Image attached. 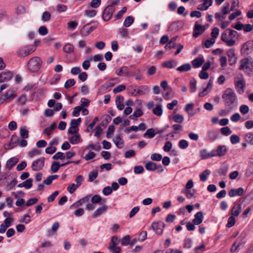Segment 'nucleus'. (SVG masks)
I'll return each instance as SVG.
<instances>
[{"label":"nucleus","mask_w":253,"mask_h":253,"mask_svg":"<svg viewBox=\"0 0 253 253\" xmlns=\"http://www.w3.org/2000/svg\"><path fill=\"white\" fill-rule=\"evenodd\" d=\"M222 98L225 107H233L232 104L237 101V96L234 90L231 88H227L223 91Z\"/></svg>","instance_id":"nucleus-1"},{"label":"nucleus","mask_w":253,"mask_h":253,"mask_svg":"<svg viewBox=\"0 0 253 253\" xmlns=\"http://www.w3.org/2000/svg\"><path fill=\"white\" fill-rule=\"evenodd\" d=\"M240 63L239 70L243 71L247 76H251L253 73V58L248 56L242 59Z\"/></svg>","instance_id":"nucleus-2"},{"label":"nucleus","mask_w":253,"mask_h":253,"mask_svg":"<svg viewBox=\"0 0 253 253\" xmlns=\"http://www.w3.org/2000/svg\"><path fill=\"white\" fill-rule=\"evenodd\" d=\"M234 84L237 92L240 94H242L246 88V82L242 74H238L235 77Z\"/></svg>","instance_id":"nucleus-3"},{"label":"nucleus","mask_w":253,"mask_h":253,"mask_svg":"<svg viewBox=\"0 0 253 253\" xmlns=\"http://www.w3.org/2000/svg\"><path fill=\"white\" fill-rule=\"evenodd\" d=\"M42 60L38 56L32 58L28 62L27 66L29 70L32 72L38 71L41 67Z\"/></svg>","instance_id":"nucleus-4"},{"label":"nucleus","mask_w":253,"mask_h":253,"mask_svg":"<svg viewBox=\"0 0 253 253\" xmlns=\"http://www.w3.org/2000/svg\"><path fill=\"white\" fill-rule=\"evenodd\" d=\"M115 11V8L113 6L108 5L106 6L102 12L103 20L105 21H109L111 18Z\"/></svg>","instance_id":"nucleus-5"},{"label":"nucleus","mask_w":253,"mask_h":253,"mask_svg":"<svg viewBox=\"0 0 253 253\" xmlns=\"http://www.w3.org/2000/svg\"><path fill=\"white\" fill-rule=\"evenodd\" d=\"M253 51V42L248 41L242 45L241 49V53L244 55H249Z\"/></svg>","instance_id":"nucleus-6"},{"label":"nucleus","mask_w":253,"mask_h":253,"mask_svg":"<svg viewBox=\"0 0 253 253\" xmlns=\"http://www.w3.org/2000/svg\"><path fill=\"white\" fill-rule=\"evenodd\" d=\"M36 50L35 46L31 45L25 46L20 49L18 52V55L22 57L27 56L34 52Z\"/></svg>","instance_id":"nucleus-7"},{"label":"nucleus","mask_w":253,"mask_h":253,"mask_svg":"<svg viewBox=\"0 0 253 253\" xmlns=\"http://www.w3.org/2000/svg\"><path fill=\"white\" fill-rule=\"evenodd\" d=\"M44 158L41 157L36 161H34L32 164V169L34 171H39L41 170L44 164Z\"/></svg>","instance_id":"nucleus-8"},{"label":"nucleus","mask_w":253,"mask_h":253,"mask_svg":"<svg viewBox=\"0 0 253 253\" xmlns=\"http://www.w3.org/2000/svg\"><path fill=\"white\" fill-rule=\"evenodd\" d=\"M212 151L213 157H222L226 154L227 148L225 145H219L215 149H213Z\"/></svg>","instance_id":"nucleus-9"},{"label":"nucleus","mask_w":253,"mask_h":253,"mask_svg":"<svg viewBox=\"0 0 253 253\" xmlns=\"http://www.w3.org/2000/svg\"><path fill=\"white\" fill-rule=\"evenodd\" d=\"M152 227L153 230L159 235L162 234L164 228L165 227V224L163 222H154L152 224Z\"/></svg>","instance_id":"nucleus-10"},{"label":"nucleus","mask_w":253,"mask_h":253,"mask_svg":"<svg viewBox=\"0 0 253 253\" xmlns=\"http://www.w3.org/2000/svg\"><path fill=\"white\" fill-rule=\"evenodd\" d=\"M228 35L227 34V33L224 32L221 34V40L222 42L225 43L226 45L228 46H233L235 43L236 42L234 40H233L232 39H230L229 38Z\"/></svg>","instance_id":"nucleus-11"},{"label":"nucleus","mask_w":253,"mask_h":253,"mask_svg":"<svg viewBox=\"0 0 253 253\" xmlns=\"http://www.w3.org/2000/svg\"><path fill=\"white\" fill-rule=\"evenodd\" d=\"M227 55L228 57L229 64L231 66L235 65L237 62V57L235 54V50L233 48L229 49L227 51Z\"/></svg>","instance_id":"nucleus-12"},{"label":"nucleus","mask_w":253,"mask_h":253,"mask_svg":"<svg viewBox=\"0 0 253 253\" xmlns=\"http://www.w3.org/2000/svg\"><path fill=\"white\" fill-rule=\"evenodd\" d=\"M218 137V132L214 129H209L207 132V138L208 140L213 142Z\"/></svg>","instance_id":"nucleus-13"},{"label":"nucleus","mask_w":253,"mask_h":253,"mask_svg":"<svg viewBox=\"0 0 253 253\" xmlns=\"http://www.w3.org/2000/svg\"><path fill=\"white\" fill-rule=\"evenodd\" d=\"M205 30L204 26L199 24L198 22H196L193 32V37L197 38L200 35L202 34Z\"/></svg>","instance_id":"nucleus-14"},{"label":"nucleus","mask_w":253,"mask_h":253,"mask_svg":"<svg viewBox=\"0 0 253 253\" xmlns=\"http://www.w3.org/2000/svg\"><path fill=\"white\" fill-rule=\"evenodd\" d=\"M244 189L242 187H240L237 189L233 188L231 189L228 192V195L230 197H234L237 196H242L244 194Z\"/></svg>","instance_id":"nucleus-15"},{"label":"nucleus","mask_w":253,"mask_h":253,"mask_svg":"<svg viewBox=\"0 0 253 253\" xmlns=\"http://www.w3.org/2000/svg\"><path fill=\"white\" fill-rule=\"evenodd\" d=\"M212 80L210 79L209 81L207 87L205 88L202 91L199 92V95L200 97H204L207 95L210 92V90L211 89L212 87Z\"/></svg>","instance_id":"nucleus-16"},{"label":"nucleus","mask_w":253,"mask_h":253,"mask_svg":"<svg viewBox=\"0 0 253 253\" xmlns=\"http://www.w3.org/2000/svg\"><path fill=\"white\" fill-rule=\"evenodd\" d=\"M13 74L11 72H3L0 74V83L8 82L12 77Z\"/></svg>","instance_id":"nucleus-17"},{"label":"nucleus","mask_w":253,"mask_h":253,"mask_svg":"<svg viewBox=\"0 0 253 253\" xmlns=\"http://www.w3.org/2000/svg\"><path fill=\"white\" fill-rule=\"evenodd\" d=\"M241 211V204L237 203L233 207L231 211V215L235 217H237L240 214Z\"/></svg>","instance_id":"nucleus-18"},{"label":"nucleus","mask_w":253,"mask_h":253,"mask_svg":"<svg viewBox=\"0 0 253 253\" xmlns=\"http://www.w3.org/2000/svg\"><path fill=\"white\" fill-rule=\"evenodd\" d=\"M203 3L199 4L197 6V9L201 10H206L212 4V0H202Z\"/></svg>","instance_id":"nucleus-19"},{"label":"nucleus","mask_w":253,"mask_h":253,"mask_svg":"<svg viewBox=\"0 0 253 253\" xmlns=\"http://www.w3.org/2000/svg\"><path fill=\"white\" fill-rule=\"evenodd\" d=\"M117 74L118 76H124L126 77H131L134 75L133 74L131 73L128 71V67L126 66H123Z\"/></svg>","instance_id":"nucleus-20"},{"label":"nucleus","mask_w":253,"mask_h":253,"mask_svg":"<svg viewBox=\"0 0 253 253\" xmlns=\"http://www.w3.org/2000/svg\"><path fill=\"white\" fill-rule=\"evenodd\" d=\"M203 218L204 215L202 212L199 211L195 214L193 222L195 225H199L202 222Z\"/></svg>","instance_id":"nucleus-21"},{"label":"nucleus","mask_w":253,"mask_h":253,"mask_svg":"<svg viewBox=\"0 0 253 253\" xmlns=\"http://www.w3.org/2000/svg\"><path fill=\"white\" fill-rule=\"evenodd\" d=\"M145 167L146 169L149 171H154L159 168L161 169L160 171H162L163 170L162 166L157 167L156 164L152 162L147 163L145 165Z\"/></svg>","instance_id":"nucleus-22"},{"label":"nucleus","mask_w":253,"mask_h":253,"mask_svg":"<svg viewBox=\"0 0 253 253\" xmlns=\"http://www.w3.org/2000/svg\"><path fill=\"white\" fill-rule=\"evenodd\" d=\"M72 136L69 138V140L72 144H77L82 141L80 134H73Z\"/></svg>","instance_id":"nucleus-23"},{"label":"nucleus","mask_w":253,"mask_h":253,"mask_svg":"<svg viewBox=\"0 0 253 253\" xmlns=\"http://www.w3.org/2000/svg\"><path fill=\"white\" fill-rule=\"evenodd\" d=\"M200 154L202 159H207L213 157L212 150L208 152L206 149H202L200 151Z\"/></svg>","instance_id":"nucleus-24"},{"label":"nucleus","mask_w":253,"mask_h":253,"mask_svg":"<svg viewBox=\"0 0 253 253\" xmlns=\"http://www.w3.org/2000/svg\"><path fill=\"white\" fill-rule=\"evenodd\" d=\"M107 209L106 206L104 205L98 208L92 214V217L96 218L104 213Z\"/></svg>","instance_id":"nucleus-25"},{"label":"nucleus","mask_w":253,"mask_h":253,"mask_svg":"<svg viewBox=\"0 0 253 253\" xmlns=\"http://www.w3.org/2000/svg\"><path fill=\"white\" fill-rule=\"evenodd\" d=\"M149 89L148 86L146 85H140L137 89V94L139 95H144L149 92Z\"/></svg>","instance_id":"nucleus-26"},{"label":"nucleus","mask_w":253,"mask_h":253,"mask_svg":"<svg viewBox=\"0 0 253 253\" xmlns=\"http://www.w3.org/2000/svg\"><path fill=\"white\" fill-rule=\"evenodd\" d=\"M3 95L4 96L6 100H12L16 96V94H15V90L14 89L7 90L5 94Z\"/></svg>","instance_id":"nucleus-27"},{"label":"nucleus","mask_w":253,"mask_h":253,"mask_svg":"<svg viewBox=\"0 0 253 253\" xmlns=\"http://www.w3.org/2000/svg\"><path fill=\"white\" fill-rule=\"evenodd\" d=\"M178 65V62L175 60H171L169 61L164 62L163 64V66L164 67L171 69L174 68Z\"/></svg>","instance_id":"nucleus-28"},{"label":"nucleus","mask_w":253,"mask_h":253,"mask_svg":"<svg viewBox=\"0 0 253 253\" xmlns=\"http://www.w3.org/2000/svg\"><path fill=\"white\" fill-rule=\"evenodd\" d=\"M113 141L118 148H122L123 147L124 141L120 136L117 135L115 136L113 138Z\"/></svg>","instance_id":"nucleus-29"},{"label":"nucleus","mask_w":253,"mask_h":253,"mask_svg":"<svg viewBox=\"0 0 253 253\" xmlns=\"http://www.w3.org/2000/svg\"><path fill=\"white\" fill-rule=\"evenodd\" d=\"M124 98L122 96H117L116 99V103L118 109L122 110L124 109V105L123 103Z\"/></svg>","instance_id":"nucleus-30"},{"label":"nucleus","mask_w":253,"mask_h":253,"mask_svg":"<svg viewBox=\"0 0 253 253\" xmlns=\"http://www.w3.org/2000/svg\"><path fill=\"white\" fill-rule=\"evenodd\" d=\"M18 162V158L15 157L11 158L6 162V167L10 169Z\"/></svg>","instance_id":"nucleus-31"},{"label":"nucleus","mask_w":253,"mask_h":253,"mask_svg":"<svg viewBox=\"0 0 253 253\" xmlns=\"http://www.w3.org/2000/svg\"><path fill=\"white\" fill-rule=\"evenodd\" d=\"M20 135L23 139L29 137V131L26 126H22L20 128Z\"/></svg>","instance_id":"nucleus-32"},{"label":"nucleus","mask_w":253,"mask_h":253,"mask_svg":"<svg viewBox=\"0 0 253 253\" xmlns=\"http://www.w3.org/2000/svg\"><path fill=\"white\" fill-rule=\"evenodd\" d=\"M87 25L88 24H86L85 26H84L81 30L82 34L84 36L88 35L95 28V27H92V26L87 28Z\"/></svg>","instance_id":"nucleus-33"},{"label":"nucleus","mask_w":253,"mask_h":253,"mask_svg":"<svg viewBox=\"0 0 253 253\" xmlns=\"http://www.w3.org/2000/svg\"><path fill=\"white\" fill-rule=\"evenodd\" d=\"M191 66L189 63H185L177 68L176 70L179 72H184L190 70Z\"/></svg>","instance_id":"nucleus-34"},{"label":"nucleus","mask_w":253,"mask_h":253,"mask_svg":"<svg viewBox=\"0 0 253 253\" xmlns=\"http://www.w3.org/2000/svg\"><path fill=\"white\" fill-rule=\"evenodd\" d=\"M56 127V124L55 123H52L49 126L46 127L44 130L43 133L47 134L48 136H49L52 132L55 129Z\"/></svg>","instance_id":"nucleus-35"},{"label":"nucleus","mask_w":253,"mask_h":253,"mask_svg":"<svg viewBox=\"0 0 253 253\" xmlns=\"http://www.w3.org/2000/svg\"><path fill=\"white\" fill-rule=\"evenodd\" d=\"M227 109H221L218 112V115L221 117L227 116L229 113L234 110L233 107H227Z\"/></svg>","instance_id":"nucleus-36"},{"label":"nucleus","mask_w":253,"mask_h":253,"mask_svg":"<svg viewBox=\"0 0 253 253\" xmlns=\"http://www.w3.org/2000/svg\"><path fill=\"white\" fill-rule=\"evenodd\" d=\"M204 62V60L202 57H198L193 60L192 63L194 68H198L203 64Z\"/></svg>","instance_id":"nucleus-37"},{"label":"nucleus","mask_w":253,"mask_h":253,"mask_svg":"<svg viewBox=\"0 0 253 253\" xmlns=\"http://www.w3.org/2000/svg\"><path fill=\"white\" fill-rule=\"evenodd\" d=\"M143 115V112L141 109H136L132 115L129 116V118L131 120H136L137 118L141 117Z\"/></svg>","instance_id":"nucleus-38"},{"label":"nucleus","mask_w":253,"mask_h":253,"mask_svg":"<svg viewBox=\"0 0 253 253\" xmlns=\"http://www.w3.org/2000/svg\"><path fill=\"white\" fill-rule=\"evenodd\" d=\"M74 47L71 43H66L63 47V51L66 53L70 54L74 52Z\"/></svg>","instance_id":"nucleus-39"},{"label":"nucleus","mask_w":253,"mask_h":253,"mask_svg":"<svg viewBox=\"0 0 253 253\" xmlns=\"http://www.w3.org/2000/svg\"><path fill=\"white\" fill-rule=\"evenodd\" d=\"M194 104L193 103L187 104L185 108V111L188 114L189 116H193L194 115L193 110Z\"/></svg>","instance_id":"nucleus-40"},{"label":"nucleus","mask_w":253,"mask_h":253,"mask_svg":"<svg viewBox=\"0 0 253 253\" xmlns=\"http://www.w3.org/2000/svg\"><path fill=\"white\" fill-rule=\"evenodd\" d=\"M152 112L154 115L157 116H161L163 113L162 106L160 105H157L153 109Z\"/></svg>","instance_id":"nucleus-41"},{"label":"nucleus","mask_w":253,"mask_h":253,"mask_svg":"<svg viewBox=\"0 0 253 253\" xmlns=\"http://www.w3.org/2000/svg\"><path fill=\"white\" fill-rule=\"evenodd\" d=\"M59 226V222H55L52 225L51 230L48 231V235L50 236L53 235L58 229Z\"/></svg>","instance_id":"nucleus-42"},{"label":"nucleus","mask_w":253,"mask_h":253,"mask_svg":"<svg viewBox=\"0 0 253 253\" xmlns=\"http://www.w3.org/2000/svg\"><path fill=\"white\" fill-rule=\"evenodd\" d=\"M91 202L92 204H97L101 202L102 204L105 202L104 199H102L101 197L98 195H95L91 198Z\"/></svg>","instance_id":"nucleus-43"},{"label":"nucleus","mask_w":253,"mask_h":253,"mask_svg":"<svg viewBox=\"0 0 253 253\" xmlns=\"http://www.w3.org/2000/svg\"><path fill=\"white\" fill-rule=\"evenodd\" d=\"M134 22V18L131 16L126 17L124 22V26L126 27H129Z\"/></svg>","instance_id":"nucleus-44"},{"label":"nucleus","mask_w":253,"mask_h":253,"mask_svg":"<svg viewBox=\"0 0 253 253\" xmlns=\"http://www.w3.org/2000/svg\"><path fill=\"white\" fill-rule=\"evenodd\" d=\"M172 118L174 122L177 123H182L184 121V117L178 114L173 115Z\"/></svg>","instance_id":"nucleus-45"},{"label":"nucleus","mask_w":253,"mask_h":253,"mask_svg":"<svg viewBox=\"0 0 253 253\" xmlns=\"http://www.w3.org/2000/svg\"><path fill=\"white\" fill-rule=\"evenodd\" d=\"M211 174V171L209 169H206L200 175V180L202 181H205L208 176Z\"/></svg>","instance_id":"nucleus-46"},{"label":"nucleus","mask_w":253,"mask_h":253,"mask_svg":"<svg viewBox=\"0 0 253 253\" xmlns=\"http://www.w3.org/2000/svg\"><path fill=\"white\" fill-rule=\"evenodd\" d=\"M90 148H91L92 149H93L96 151H99L101 148V146L99 144V143H97V144H96L95 145H94L93 144H90L86 146V149H89Z\"/></svg>","instance_id":"nucleus-47"},{"label":"nucleus","mask_w":253,"mask_h":253,"mask_svg":"<svg viewBox=\"0 0 253 253\" xmlns=\"http://www.w3.org/2000/svg\"><path fill=\"white\" fill-rule=\"evenodd\" d=\"M81 123V119L78 118L77 119H72L70 122V126L72 127H75L76 128H79L78 126Z\"/></svg>","instance_id":"nucleus-48"},{"label":"nucleus","mask_w":253,"mask_h":253,"mask_svg":"<svg viewBox=\"0 0 253 253\" xmlns=\"http://www.w3.org/2000/svg\"><path fill=\"white\" fill-rule=\"evenodd\" d=\"M97 14V11L95 10H86L84 11V15L88 17H93Z\"/></svg>","instance_id":"nucleus-49"},{"label":"nucleus","mask_w":253,"mask_h":253,"mask_svg":"<svg viewBox=\"0 0 253 253\" xmlns=\"http://www.w3.org/2000/svg\"><path fill=\"white\" fill-rule=\"evenodd\" d=\"M197 82L195 79H193L190 81V91L191 92H194L196 91Z\"/></svg>","instance_id":"nucleus-50"},{"label":"nucleus","mask_w":253,"mask_h":253,"mask_svg":"<svg viewBox=\"0 0 253 253\" xmlns=\"http://www.w3.org/2000/svg\"><path fill=\"white\" fill-rule=\"evenodd\" d=\"M220 131L221 133L225 136H228L232 133V131L228 126L222 127L220 129Z\"/></svg>","instance_id":"nucleus-51"},{"label":"nucleus","mask_w":253,"mask_h":253,"mask_svg":"<svg viewBox=\"0 0 253 253\" xmlns=\"http://www.w3.org/2000/svg\"><path fill=\"white\" fill-rule=\"evenodd\" d=\"M98 172L97 171H92L89 173V181L92 182L97 177Z\"/></svg>","instance_id":"nucleus-52"},{"label":"nucleus","mask_w":253,"mask_h":253,"mask_svg":"<svg viewBox=\"0 0 253 253\" xmlns=\"http://www.w3.org/2000/svg\"><path fill=\"white\" fill-rule=\"evenodd\" d=\"M156 134V133L155 132L154 129L150 128L147 130V131L144 134V136L148 135L149 138H152L155 136Z\"/></svg>","instance_id":"nucleus-53"},{"label":"nucleus","mask_w":253,"mask_h":253,"mask_svg":"<svg viewBox=\"0 0 253 253\" xmlns=\"http://www.w3.org/2000/svg\"><path fill=\"white\" fill-rule=\"evenodd\" d=\"M92 60V57L90 56L88 60L84 61L82 63V67L84 70H87L90 67V62Z\"/></svg>","instance_id":"nucleus-54"},{"label":"nucleus","mask_w":253,"mask_h":253,"mask_svg":"<svg viewBox=\"0 0 253 253\" xmlns=\"http://www.w3.org/2000/svg\"><path fill=\"white\" fill-rule=\"evenodd\" d=\"M78 25V23L76 21H69L67 23V28L68 30H73L76 29Z\"/></svg>","instance_id":"nucleus-55"},{"label":"nucleus","mask_w":253,"mask_h":253,"mask_svg":"<svg viewBox=\"0 0 253 253\" xmlns=\"http://www.w3.org/2000/svg\"><path fill=\"white\" fill-rule=\"evenodd\" d=\"M235 223V216L230 215V216L228 218L227 223L226 224V227L230 228L232 227Z\"/></svg>","instance_id":"nucleus-56"},{"label":"nucleus","mask_w":253,"mask_h":253,"mask_svg":"<svg viewBox=\"0 0 253 253\" xmlns=\"http://www.w3.org/2000/svg\"><path fill=\"white\" fill-rule=\"evenodd\" d=\"M215 40L214 38H211L205 41V46L206 48H209L215 43Z\"/></svg>","instance_id":"nucleus-57"},{"label":"nucleus","mask_w":253,"mask_h":253,"mask_svg":"<svg viewBox=\"0 0 253 253\" xmlns=\"http://www.w3.org/2000/svg\"><path fill=\"white\" fill-rule=\"evenodd\" d=\"M130 237L129 235H126L124 237L121 241V244L123 246H126L130 244Z\"/></svg>","instance_id":"nucleus-58"},{"label":"nucleus","mask_w":253,"mask_h":253,"mask_svg":"<svg viewBox=\"0 0 253 253\" xmlns=\"http://www.w3.org/2000/svg\"><path fill=\"white\" fill-rule=\"evenodd\" d=\"M188 142L186 140L182 139L179 142L178 146L182 149H186L188 147Z\"/></svg>","instance_id":"nucleus-59"},{"label":"nucleus","mask_w":253,"mask_h":253,"mask_svg":"<svg viewBox=\"0 0 253 253\" xmlns=\"http://www.w3.org/2000/svg\"><path fill=\"white\" fill-rule=\"evenodd\" d=\"M61 166L57 162H54L52 163L50 169L52 172H56L59 169Z\"/></svg>","instance_id":"nucleus-60"},{"label":"nucleus","mask_w":253,"mask_h":253,"mask_svg":"<svg viewBox=\"0 0 253 253\" xmlns=\"http://www.w3.org/2000/svg\"><path fill=\"white\" fill-rule=\"evenodd\" d=\"M126 89V86L123 84H120L113 89V92L117 93Z\"/></svg>","instance_id":"nucleus-61"},{"label":"nucleus","mask_w":253,"mask_h":253,"mask_svg":"<svg viewBox=\"0 0 253 253\" xmlns=\"http://www.w3.org/2000/svg\"><path fill=\"white\" fill-rule=\"evenodd\" d=\"M75 84V81L74 79H69L64 84V87L65 88H69L73 86Z\"/></svg>","instance_id":"nucleus-62"},{"label":"nucleus","mask_w":253,"mask_h":253,"mask_svg":"<svg viewBox=\"0 0 253 253\" xmlns=\"http://www.w3.org/2000/svg\"><path fill=\"white\" fill-rule=\"evenodd\" d=\"M32 182L33 179L32 178H29L27 179L26 181L23 182L24 187L25 188L29 189L31 188L32 186Z\"/></svg>","instance_id":"nucleus-63"},{"label":"nucleus","mask_w":253,"mask_h":253,"mask_svg":"<svg viewBox=\"0 0 253 253\" xmlns=\"http://www.w3.org/2000/svg\"><path fill=\"white\" fill-rule=\"evenodd\" d=\"M245 139L248 143L253 145V134L252 133H247L245 136Z\"/></svg>","instance_id":"nucleus-64"}]
</instances>
